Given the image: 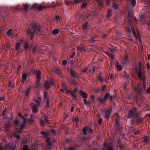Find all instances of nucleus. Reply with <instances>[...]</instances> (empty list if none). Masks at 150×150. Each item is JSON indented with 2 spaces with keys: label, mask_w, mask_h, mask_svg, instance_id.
<instances>
[{
  "label": "nucleus",
  "mask_w": 150,
  "mask_h": 150,
  "mask_svg": "<svg viewBox=\"0 0 150 150\" xmlns=\"http://www.w3.org/2000/svg\"><path fill=\"white\" fill-rule=\"evenodd\" d=\"M137 20L135 17L130 15L129 12L127 15V20L126 27L127 33L130 35L131 34L132 30L134 37L137 39L138 38L139 41H140L141 37L137 27Z\"/></svg>",
  "instance_id": "obj_1"
},
{
  "label": "nucleus",
  "mask_w": 150,
  "mask_h": 150,
  "mask_svg": "<svg viewBox=\"0 0 150 150\" xmlns=\"http://www.w3.org/2000/svg\"><path fill=\"white\" fill-rule=\"evenodd\" d=\"M136 71L137 74L139 79L143 81V86L142 85H140L139 84H138L137 86V87H135L134 89L141 96H142V92L145 89L146 83L145 77L144 76L143 78L142 73L140 69H139V71H138V69L137 68Z\"/></svg>",
  "instance_id": "obj_2"
},
{
  "label": "nucleus",
  "mask_w": 150,
  "mask_h": 150,
  "mask_svg": "<svg viewBox=\"0 0 150 150\" xmlns=\"http://www.w3.org/2000/svg\"><path fill=\"white\" fill-rule=\"evenodd\" d=\"M32 29L33 33L38 35L42 34V26L38 23L33 22L32 24Z\"/></svg>",
  "instance_id": "obj_3"
},
{
  "label": "nucleus",
  "mask_w": 150,
  "mask_h": 150,
  "mask_svg": "<svg viewBox=\"0 0 150 150\" xmlns=\"http://www.w3.org/2000/svg\"><path fill=\"white\" fill-rule=\"evenodd\" d=\"M138 115V113L136 108H133L132 110H129L128 112L127 118H131L132 117H135Z\"/></svg>",
  "instance_id": "obj_4"
},
{
  "label": "nucleus",
  "mask_w": 150,
  "mask_h": 150,
  "mask_svg": "<svg viewBox=\"0 0 150 150\" xmlns=\"http://www.w3.org/2000/svg\"><path fill=\"white\" fill-rule=\"evenodd\" d=\"M82 132L84 135L86 136L87 132L88 133L92 134L93 132V130L88 126H86L83 127L82 129Z\"/></svg>",
  "instance_id": "obj_5"
},
{
  "label": "nucleus",
  "mask_w": 150,
  "mask_h": 150,
  "mask_svg": "<svg viewBox=\"0 0 150 150\" xmlns=\"http://www.w3.org/2000/svg\"><path fill=\"white\" fill-rule=\"evenodd\" d=\"M112 111V108H110L104 110L103 112L104 113V117L106 119L110 118Z\"/></svg>",
  "instance_id": "obj_6"
},
{
  "label": "nucleus",
  "mask_w": 150,
  "mask_h": 150,
  "mask_svg": "<svg viewBox=\"0 0 150 150\" xmlns=\"http://www.w3.org/2000/svg\"><path fill=\"white\" fill-rule=\"evenodd\" d=\"M47 8V7L46 6L43 7L41 5H38L37 4H34L32 6L31 9H33L35 8H37L39 11H41L44 8Z\"/></svg>",
  "instance_id": "obj_7"
},
{
  "label": "nucleus",
  "mask_w": 150,
  "mask_h": 150,
  "mask_svg": "<svg viewBox=\"0 0 150 150\" xmlns=\"http://www.w3.org/2000/svg\"><path fill=\"white\" fill-rule=\"evenodd\" d=\"M50 85L54 86V83L51 80L49 81H46L45 82L44 86L46 90H47L50 87Z\"/></svg>",
  "instance_id": "obj_8"
},
{
  "label": "nucleus",
  "mask_w": 150,
  "mask_h": 150,
  "mask_svg": "<svg viewBox=\"0 0 150 150\" xmlns=\"http://www.w3.org/2000/svg\"><path fill=\"white\" fill-rule=\"evenodd\" d=\"M113 96L112 95H110L109 93H106L104 97V99L106 102V100L109 98V100L111 101H112L113 99Z\"/></svg>",
  "instance_id": "obj_9"
},
{
  "label": "nucleus",
  "mask_w": 150,
  "mask_h": 150,
  "mask_svg": "<svg viewBox=\"0 0 150 150\" xmlns=\"http://www.w3.org/2000/svg\"><path fill=\"white\" fill-rule=\"evenodd\" d=\"M33 72L35 74L36 76V80H40L41 72L39 70H34Z\"/></svg>",
  "instance_id": "obj_10"
},
{
  "label": "nucleus",
  "mask_w": 150,
  "mask_h": 150,
  "mask_svg": "<svg viewBox=\"0 0 150 150\" xmlns=\"http://www.w3.org/2000/svg\"><path fill=\"white\" fill-rule=\"evenodd\" d=\"M31 105L33 106L32 110L33 112L34 113H37L38 111V107L33 102H31Z\"/></svg>",
  "instance_id": "obj_11"
},
{
  "label": "nucleus",
  "mask_w": 150,
  "mask_h": 150,
  "mask_svg": "<svg viewBox=\"0 0 150 150\" xmlns=\"http://www.w3.org/2000/svg\"><path fill=\"white\" fill-rule=\"evenodd\" d=\"M128 56L127 54H125V56L124 59L123 60L122 64L124 66L126 67L127 64V60H128Z\"/></svg>",
  "instance_id": "obj_12"
},
{
  "label": "nucleus",
  "mask_w": 150,
  "mask_h": 150,
  "mask_svg": "<svg viewBox=\"0 0 150 150\" xmlns=\"http://www.w3.org/2000/svg\"><path fill=\"white\" fill-rule=\"evenodd\" d=\"M79 93L83 98H86L88 97V94L81 90L79 91Z\"/></svg>",
  "instance_id": "obj_13"
},
{
  "label": "nucleus",
  "mask_w": 150,
  "mask_h": 150,
  "mask_svg": "<svg viewBox=\"0 0 150 150\" xmlns=\"http://www.w3.org/2000/svg\"><path fill=\"white\" fill-rule=\"evenodd\" d=\"M70 72L71 74V76L74 78H75L78 77L77 74L76 73V71L74 69H70Z\"/></svg>",
  "instance_id": "obj_14"
},
{
  "label": "nucleus",
  "mask_w": 150,
  "mask_h": 150,
  "mask_svg": "<svg viewBox=\"0 0 150 150\" xmlns=\"http://www.w3.org/2000/svg\"><path fill=\"white\" fill-rule=\"evenodd\" d=\"M27 33L28 35L30 34V40H31L33 38L34 34H36L35 33H33V32H31V30L30 28H28V30L27 31Z\"/></svg>",
  "instance_id": "obj_15"
},
{
  "label": "nucleus",
  "mask_w": 150,
  "mask_h": 150,
  "mask_svg": "<svg viewBox=\"0 0 150 150\" xmlns=\"http://www.w3.org/2000/svg\"><path fill=\"white\" fill-rule=\"evenodd\" d=\"M27 33L28 35L30 34V40H31L33 38L34 34H36L35 33H33V32H31V30L30 28H28V30L27 31Z\"/></svg>",
  "instance_id": "obj_16"
},
{
  "label": "nucleus",
  "mask_w": 150,
  "mask_h": 150,
  "mask_svg": "<svg viewBox=\"0 0 150 150\" xmlns=\"http://www.w3.org/2000/svg\"><path fill=\"white\" fill-rule=\"evenodd\" d=\"M40 80H36L34 87L35 89H39L40 88Z\"/></svg>",
  "instance_id": "obj_17"
},
{
  "label": "nucleus",
  "mask_w": 150,
  "mask_h": 150,
  "mask_svg": "<svg viewBox=\"0 0 150 150\" xmlns=\"http://www.w3.org/2000/svg\"><path fill=\"white\" fill-rule=\"evenodd\" d=\"M27 76L28 75L26 73H23L21 81V82L22 83H24V81L27 79Z\"/></svg>",
  "instance_id": "obj_18"
},
{
  "label": "nucleus",
  "mask_w": 150,
  "mask_h": 150,
  "mask_svg": "<svg viewBox=\"0 0 150 150\" xmlns=\"http://www.w3.org/2000/svg\"><path fill=\"white\" fill-rule=\"evenodd\" d=\"M104 146L105 147V150H113L114 149L111 144L106 146V144H104Z\"/></svg>",
  "instance_id": "obj_19"
},
{
  "label": "nucleus",
  "mask_w": 150,
  "mask_h": 150,
  "mask_svg": "<svg viewBox=\"0 0 150 150\" xmlns=\"http://www.w3.org/2000/svg\"><path fill=\"white\" fill-rule=\"evenodd\" d=\"M88 22H86L83 24L82 25V30L84 31L87 30L88 29L87 28L88 27Z\"/></svg>",
  "instance_id": "obj_20"
},
{
  "label": "nucleus",
  "mask_w": 150,
  "mask_h": 150,
  "mask_svg": "<svg viewBox=\"0 0 150 150\" xmlns=\"http://www.w3.org/2000/svg\"><path fill=\"white\" fill-rule=\"evenodd\" d=\"M112 15V10L108 9V10L107 14L106 15L107 18H109Z\"/></svg>",
  "instance_id": "obj_21"
},
{
  "label": "nucleus",
  "mask_w": 150,
  "mask_h": 150,
  "mask_svg": "<svg viewBox=\"0 0 150 150\" xmlns=\"http://www.w3.org/2000/svg\"><path fill=\"white\" fill-rule=\"evenodd\" d=\"M86 13L83 12V13H81L79 15V18L83 20H85L86 19Z\"/></svg>",
  "instance_id": "obj_22"
},
{
  "label": "nucleus",
  "mask_w": 150,
  "mask_h": 150,
  "mask_svg": "<svg viewBox=\"0 0 150 150\" xmlns=\"http://www.w3.org/2000/svg\"><path fill=\"white\" fill-rule=\"evenodd\" d=\"M97 99L98 101L102 104H103L104 103L106 102V101L105 100L104 98H102L98 97Z\"/></svg>",
  "instance_id": "obj_23"
},
{
  "label": "nucleus",
  "mask_w": 150,
  "mask_h": 150,
  "mask_svg": "<svg viewBox=\"0 0 150 150\" xmlns=\"http://www.w3.org/2000/svg\"><path fill=\"white\" fill-rule=\"evenodd\" d=\"M59 32V31L58 29H54L52 30V33L53 35H55L58 34Z\"/></svg>",
  "instance_id": "obj_24"
},
{
  "label": "nucleus",
  "mask_w": 150,
  "mask_h": 150,
  "mask_svg": "<svg viewBox=\"0 0 150 150\" xmlns=\"http://www.w3.org/2000/svg\"><path fill=\"white\" fill-rule=\"evenodd\" d=\"M55 72L56 74H58L59 76H61L62 75V74L61 70L58 69H55Z\"/></svg>",
  "instance_id": "obj_25"
},
{
  "label": "nucleus",
  "mask_w": 150,
  "mask_h": 150,
  "mask_svg": "<svg viewBox=\"0 0 150 150\" xmlns=\"http://www.w3.org/2000/svg\"><path fill=\"white\" fill-rule=\"evenodd\" d=\"M105 54L108 56L112 60L114 59V56L112 54H110L108 52H105Z\"/></svg>",
  "instance_id": "obj_26"
},
{
  "label": "nucleus",
  "mask_w": 150,
  "mask_h": 150,
  "mask_svg": "<svg viewBox=\"0 0 150 150\" xmlns=\"http://www.w3.org/2000/svg\"><path fill=\"white\" fill-rule=\"evenodd\" d=\"M145 106V107H147L148 105L145 103L144 102L143 100H141L140 104H139V107L143 106Z\"/></svg>",
  "instance_id": "obj_27"
},
{
  "label": "nucleus",
  "mask_w": 150,
  "mask_h": 150,
  "mask_svg": "<svg viewBox=\"0 0 150 150\" xmlns=\"http://www.w3.org/2000/svg\"><path fill=\"white\" fill-rule=\"evenodd\" d=\"M78 50L79 51L81 52H84L86 51L85 48L83 47H77Z\"/></svg>",
  "instance_id": "obj_28"
},
{
  "label": "nucleus",
  "mask_w": 150,
  "mask_h": 150,
  "mask_svg": "<svg viewBox=\"0 0 150 150\" xmlns=\"http://www.w3.org/2000/svg\"><path fill=\"white\" fill-rule=\"evenodd\" d=\"M86 136H83L81 134L79 135V137L83 141L87 139V137H86Z\"/></svg>",
  "instance_id": "obj_29"
},
{
  "label": "nucleus",
  "mask_w": 150,
  "mask_h": 150,
  "mask_svg": "<svg viewBox=\"0 0 150 150\" xmlns=\"http://www.w3.org/2000/svg\"><path fill=\"white\" fill-rule=\"evenodd\" d=\"M116 68L118 71H120L122 69V67L120 65L116 64L115 65Z\"/></svg>",
  "instance_id": "obj_30"
},
{
  "label": "nucleus",
  "mask_w": 150,
  "mask_h": 150,
  "mask_svg": "<svg viewBox=\"0 0 150 150\" xmlns=\"http://www.w3.org/2000/svg\"><path fill=\"white\" fill-rule=\"evenodd\" d=\"M129 84L128 81H127L125 83L123 88V89L124 90H126V89L127 87L128 86Z\"/></svg>",
  "instance_id": "obj_31"
},
{
  "label": "nucleus",
  "mask_w": 150,
  "mask_h": 150,
  "mask_svg": "<svg viewBox=\"0 0 150 150\" xmlns=\"http://www.w3.org/2000/svg\"><path fill=\"white\" fill-rule=\"evenodd\" d=\"M21 44L19 42H17L16 45V49L17 51H19V48Z\"/></svg>",
  "instance_id": "obj_32"
},
{
  "label": "nucleus",
  "mask_w": 150,
  "mask_h": 150,
  "mask_svg": "<svg viewBox=\"0 0 150 150\" xmlns=\"http://www.w3.org/2000/svg\"><path fill=\"white\" fill-rule=\"evenodd\" d=\"M41 98L38 96V100L37 101V105L38 106H40V102L41 101Z\"/></svg>",
  "instance_id": "obj_33"
},
{
  "label": "nucleus",
  "mask_w": 150,
  "mask_h": 150,
  "mask_svg": "<svg viewBox=\"0 0 150 150\" xmlns=\"http://www.w3.org/2000/svg\"><path fill=\"white\" fill-rule=\"evenodd\" d=\"M112 7L113 8L116 9L118 8V6L116 2H113L112 3Z\"/></svg>",
  "instance_id": "obj_34"
},
{
  "label": "nucleus",
  "mask_w": 150,
  "mask_h": 150,
  "mask_svg": "<svg viewBox=\"0 0 150 150\" xmlns=\"http://www.w3.org/2000/svg\"><path fill=\"white\" fill-rule=\"evenodd\" d=\"M13 136L18 139H19L21 137V136L20 135H17L16 133H14Z\"/></svg>",
  "instance_id": "obj_35"
},
{
  "label": "nucleus",
  "mask_w": 150,
  "mask_h": 150,
  "mask_svg": "<svg viewBox=\"0 0 150 150\" xmlns=\"http://www.w3.org/2000/svg\"><path fill=\"white\" fill-rule=\"evenodd\" d=\"M30 6V5L28 4H25L24 5V7L25 9V11L26 12L27 11L28 8Z\"/></svg>",
  "instance_id": "obj_36"
},
{
  "label": "nucleus",
  "mask_w": 150,
  "mask_h": 150,
  "mask_svg": "<svg viewBox=\"0 0 150 150\" xmlns=\"http://www.w3.org/2000/svg\"><path fill=\"white\" fill-rule=\"evenodd\" d=\"M65 4L67 5H69L70 4H73V2L70 0H65Z\"/></svg>",
  "instance_id": "obj_37"
},
{
  "label": "nucleus",
  "mask_w": 150,
  "mask_h": 150,
  "mask_svg": "<svg viewBox=\"0 0 150 150\" xmlns=\"http://www.w3.org/2000/svg\"><path fill=\"white\" fill-rule=\"evenodd\" d=\"M41 133L43 135L45 138H47L48 136V134L47 133H46L44 131H42L41 132Z\"/></svg>",
  "instance_id": "obj_38"
},
{
  "label": "nucleus",
  "mask_w": 150,
  "mask_h": 150,
  "mask_svg": "<svg viewBox=\"0 0 150 150\" xmlns=\"http://www.w3.org/2000/svg\"><path fill=\"white\" fill-rule=\"evenodd\" d=\"M142 119L141 118H138L137 120V123L138 124L142 123Z\"/></svg>",
  "instance_id": "obj_39"
},
{
  "label": "nucleus",
  "mask_w": 150,
  "mask_h": 150,
  "mask_svg": "<svg viewBox=\"0 0 150 150\" xmlns=\"http://www.w3.org/2000/svg\"><path fill=\"white\" fill-rule=\"evenodd\" d=\"M24 48L25 49L27 50L28 48L29 44L27 42H26L24 44Z\"/></svg>",
  "instance_id": "obj_40"
},
{
  "label": "nucleus",
  "mask_w": 150,
  "mask_h": 150,
  "mask_svg": "<svg viewBox=\"0 0 150 150\" xmlns=\"http://www.w3.org/2000/svg\"><path fill=\"white\" fill-rule=\"evenodd\" d=\"M12 30L11 29H10L8 30V31H7V34H6L9 37L10 36V35L11 33Z\"/></svg>",
  "instance_id": "obj_41"
},
{
  "label": "nucleus",
  "mask_w": 150,
  "mask_h": 150,
  "mask_svg": "<svg viewBox=\"0 0 150 150\" xmlns=\"http://www.w3.org/2000/svg\"><path fill=\"white\" fill-rule=\"evenodd\" d=\"M124 78L126 79H127L128 78H129V74L126 71L125 72Z\"/></svg>",
  "instance_id": "obj_42"
},
{
  "label": "nucleus",
  "mask_w": 150,
  "mask_h": 150,
  "mask_svg": "<svg viewBox=\"0 0 150 150\" xmlns=\"http://www.w3.org/2000/svg\"><path fill=\"white\" fill-rule=\"evenodd\" d=\"M30 88L28 87L27 88L26 91L25 92V94L26 96H27L28 95V94L30 92Z\"/></svg>",
  "instance_id": "obj_43"
},
{
  "label": "nucleus",
  "mask_w": 150,
  "mask_h": 150,
  "mask_svg": "<svg viewBox=\"0 0 150 150\" xmlns=\"http://www.w3.org/2000/svg\"><path fill=\"white\" fill-rule=\"evenodd\" d=\"M131 1L132 5L133 6H135L136 4V0H131Z\"/></svg>",
  "instance_id": "obj_44"
},
{
  "label": "nucleus",
  "mask_w": 150,
  "mask_h": 150,
  "mask_svg": "<svg viewBox=\"0 0 150 150\" xmlns=\"http://www.w3.org/2000/svg\"><path fill=\"white\" fill-rule=\"evenodd\" d=\"M95 41L96 40L94 39L93 37L91 38V39H90L89 41V42L90 43H94Z\"/></svg>",
  "instance_id": "obj_45"
},
{
  "label": "nucleus",
  "mask_w": 150,
  "mask_h": 150,
  "mask_svg": "<svg viewBox=\"0 0 150 150\" xmlns=\"http://www.w3.org/2000/svg\"><path fill=\"white\" fill-rule=\"evenodd\" d=\"M86 3H83L81 5V8L82 9H84L87 6Z\"/></svg>",
  "instance_id": "obj_46"
},
{
  "label": "nucleus",
  "mask_w": 150,
  "mask_h": 150,
  "mask_svg": "<svg viewBox=\"0 0 150 150\" xmlns=\"http://www.w3.org/2000/svg\"><path fill=\"white\" fill-rule=\"evenodd\" d=\"M110 50L111 51V52L112 53H114L117 50V48L115 47L113 48H110Z\"/></svg>",
  "instance_id": "obj_47"
},
{
  "label": "nucleus",
  "mask_w": 150,
  "mask_h": 150,
  "mask_svg": "<svg viewBox=\"0 0 150 150\" xmlns=\"http://www.w3.org/2000/svg\"><path fill=\"white\" fill-rule=\"evenodd\" d=\"M146 137H147L146 136L144 137V140L143 141L144 143L147 144L148 143V141L149 139H146Z\"/></svg>",
  "instance_id": "obj_48"
},
{
  "label": "nucleus",
  "mask_w": 150,
  "mask_h": 150,
  "mask_svg": "<svg viewBox=\"0 0 150 150\" xmlns=\"http://www.w3.org/2000/svg\"><path fill=\"white\" fill-rule=\"evenodd\" d=\"M71 95L72 96V97L74 98H76V96L74 94V92H72L71 91L70 93Z\"/></svg>",
  "instance_id": "obj_49"
},
{
  "label": "nucleus",
  "mask_w": 150,
  "mask_h": 150,
  "mask_svg": "<svg viewBox=\"0 0 150 150\" xmlns=\"http://www.w3.org/2000/svg\"><path fill=\"white\" fill-rule=\"evenodd\" d=\"M103 121V119L101 118H100L98 120V123L99 125H101Z\"/></svg>",
  "instance_id": "obj_50"
},
{
  "label": "nucleus",
  "mask_w": 150,
  "mask_h": 150,
  "mask_svg": "<svg viewBox=\"0 0 150 150\" xmlns=\"http://www.w3.org/2000/svg\"><path fill=\"white\" fill-rule=\"evenodd\" d=\"M62 63L63 65L64 66L66 65L67 63V60H63L62 61Z\"/></svg>",
  "instance_id": "obj_51"
},
{
  "label": "nucleus",
  "mask_w": 150,
  "mask_h": 150,
  "mask_svg": "<svg viewBox=\"0 0 150 150\" xmlns=\"http://www.w3.org/2000/svg\"><path fill=\"white\" fill-rule=\"evenodd\" d=\"M44 99L45 100L47 99H48L49 98L48 96H47L46 92H44Z\"/></svg>",
  "instance_id": "obj_52"
},
{
  "label": "nucleus",
  "mask_w": 150,
  "mask_h": 150,
  "mask_svg": "<svg viewBox=\"0 0 150 150\" xmlns=\"http://www.w3.org/2000/svg\"><path fill=\"white\" fill-rule=\"evenodd\" d=\"M45 100H46V105H47V107H49V101H50V100L48 98L47 99H46Z\"/></svg>",
  "instance_id": "obj_53"
},
{
  "label": "nucleus",
  "mask_w": 150,
  "mask_h": 150,
  "mask_svg": "<svg viewBox=\"0 0 150 150\" xmlns=\"http://www.w3.org/2000/svg\"><path fill=\"white\" fill-rule=\"evenodd\" d=\"M55 19L56 20L57 22H58L59 21H60V17L59 16H57L55 17Z\"/></svg>",
  "instance_id": "obj_54"
},
{
  "label": "nucleus",
  "mask_w": 150,
  "mask_h": 150,
  "mask_svg": "<svg viewBox=\"0 0 150 150\" xmlns=\"http://www.w3.org/2000/svg\"><path fill=\"white\" fill-rule=\"evenodd\" d=\"M24 129V126L21 125L20 126V129L19 132H21Z\"/></svg>",
  "instance_id": "obj_55"
},
{
  "label": "nucleus",
  "mask_w": 150,
  "mask_h": 150,
  "mask_svg": "<svg viewBox=\"0 0 150 150\" xmlns=\"http://www.w3.org/2000/svg\"><path fill=\"white\" fill-rule=\"evenodd\" d=\"M18 115L22 119H25V117L23 116L22 115L20 112L18 113Z\"/></svg>",
  "instance_id": "obj_56"
},
{
  "label": "nucleus",
  "mask_w": 150,
  "mask_h": 150,
  "mask_svg": "<svg viewBox=\"0 0 150 150\" xmlns=\"http://www.w3.org/2000/svg\"><path fill=\"white\" fill-rule=\"evenodd\" d=\"M134 123V119H132L131 120L130 122V125L131 126H132Z\"/></svg>",
  "instance_id": "obj_57"
},
{
  "label": "nucleus",
  "mask_w": 150,
  "mask_h": 150,
  "mask_svg": "<svg viewBox=\"0 0 150 150\" xmlns=\"http://www.w3.org/2000/svg\"><path fill=\"white\" fill-rule=\"evenodd\" d=\"M71 83H73V84H74V85H76V81H75V80L74 79H73L72 80H71Z\"/></svg>",
  "instance_id": "obj_58"
},
{
  "label": "nucleus",
  "mask_w": 150,
  "mask_h": 150,
  "mask_svg": "<svg viewBox=\"0 0 150 150\" xmlns=\"http://www.w3.org/2000/svg\"><path fill=\"white\" fill-rule=\"evenodd\" d=\"M92 15L91 14L89 13L87 16L86 17V18L87 19L90 18L91 17V16Z\"/></svg>",
  "instance_id": "obj_59"
},
{
  "label": "nucleus",
  "mask_w": 150,
  "mask_h": 150,
  "mask_svg": "<svg viewBox=\"0 0 150 150\" xmlns=\"http://www.w3.org/2000/svg\"><path fill=\"white\" fill-rule=\"evenodd\" d=\"M23 119V122L21 125L24 126L26 124V120L25 118Z\"/></svg>",
  "instance_id": "obj_60"
},
{
  "label": "nucleus",
  "mask_w": 150,
  "mask_h": 150,
  "mask_svg": "<svg viewBox=\"0 0 150 150\" xmlns=\"http://www.w3.org/2000/svg\"><path fill=\"white\" fill-rule=\"evenodd\" d=\"M75 54H76V52H73V53H72L71 55V57L72 58H73L74 57V56Z\"/></svg>",
  "instance_id": "obj_61"
},
{
  "label": "nucleus",
  "mask_w": 150,
  "mask_h": 150,
  "mask_svg": "<svg viewBox=\"0 0 150 150\" xmlns=\"http://www.w3.org/2000/svg\"><path fill=\"white\" fill-rule=\"evenodd\" d=\"M147 69L148 70H149L150 68V64L149 63H147L146 64Z\"/></svg>",
  "instance_id": "obj_62"
},
{
  "label": "nucleus",
  "mask_w": 150,
  "mask_h": 150,
  "mask_svg": "<svg viewBox=\"0 0 150 150\" xmlns=\"http://www.w3.org/2000/svg\"><path fill=\"white\" fill-rule=\"evenodd\" d=\"M75 121L76 123H78L79 122V120L77 117H75Z\"/></svg>",
  "instance_id": "obj_63"
},
{
  "label": "nucleus",
  "mask_w": 150,
  "mask_h": 150,
  "mask_svg": "<svg viewBox=\"0 0 150 150\" xmlns=\"http://www.w3.org/2000/svg\"><path fill=\"white\" fill-rule=\"evenodd\" d=\"M146 92L148 93H150V87H149L147 90Z\"/></svg>",
  "instance_id": "obj_64"
}]
</instances>
